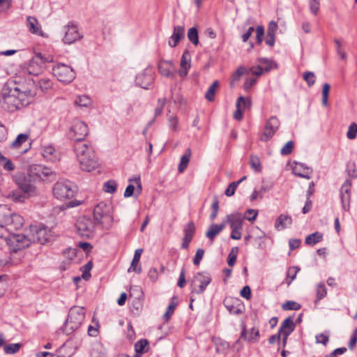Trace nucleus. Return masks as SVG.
Segmentation results:
<instances>
[{
    "instance_id": "f257e3e1",
    "label": "nucleus",
    "mask_w": 357,
    "mask_h": 357,
    "mask_svg": "<svg viewBox=\"0 0 357 357\" xmlns=\"http://www.w3.org/2000/svg\"><path fill=\"white\" fill-rule=\"evenodd\" d=\"M35 94L31 90L21 91L13 82H7L1 89V109L14 112L29 105Z\"/></svg>"
},
{
    "instance_id": "f03ea898",
    "label": "nucleus",
    "mask_w": 357,
    "mask_h": 357,
    "mask_svg": "<svg viewBox=\"0 0 357 357\" xmlns=\"http://www.w3.org/2000/svg\"><path fill=\"white\" fill-rule=\"evenodd\" d=\"M74 150L82 170L91 172L97 168L98 160L90 144L88 143H78L75 146Z\"/></svg>"
},
{
    "instance_id": "7ed1b4c3",
    "label": "nucleus",
    "mask_w": 357,
    "mask_h": 357,
    "mask_svg": "<svg viewBox=\"0 0 357 357\" xmlns=\"http://www.w3.org/2000/svg\"><path fill=\"white\" fill-rule=\"evenodd\" d=\"M85 317V310L81 307H73L70 309L68 316L63 326V331L70 335L78 329Z\"/></svg>"
},
{
    "instance_id": "20e7f679",
    "label": "nucleus",
    "mask_w": 357,
    "mask_h": 357,
    "mask_svg": "<svg viewBox=\"0 0 357 357\" xmlns=\"http://www.w3.org/2000/svg\"><path fill=\"white\" fill-rule=\"evenodd\" d=\"M1 238H4L10 252H16L24 249L31 243L29 234L26 235L12 233L6 235L1 231Z\"/></svg>"
},
{
    "instance_id": "39448f33",
    "label": "nucleus",
    "mask_w": 357,
    "mask_h": 357,
    "mask_svg": "<svg viewBox=\"0 0 357 357\" xmlns=\"http://www.w3.org/2000/svg\"><path fill=\"white\" fill-rule=\"evenodd\" d=\"M112 208L110 203L101 202L93 209V217L96 222L107 229L111 227L113 222Z\"/></svg>"
},
{
    "instance_id": "423d86ee",
    "label": "nucleus",
    "mask_w": 357,
    "mask_h": 357,
    "mask_svg": "<svg viewBox=\"0 0 357 357\" xmlns=\"http://www.w3.org/2000/svg\"><path fill=\"white\" fill-rule=\"evenodd\" d=\"M23 218L15 213L8 211L1 218V231L8 235L21 229L23 225Z\"/></svg>"
},
{
    "instance_id": "0eeeda50",
    "label": "nucleus",
    "mask_w": 357,
    "mask_h": 357,
    "mask_svg": "<svg viewBox=\"0 0 357 357\" xmlns=\"http://www.w3.org/2000/svg\"><path fill=\"white\" fill-rule=\"evenodd\" d=\"M89 128L86 123L81 120L75 119L68 132V137L75 142L74 146L78 143H86L84 139L89 134Z\"/></svg>"
},
{
    "instance_id": "6e6552de",
    "label": "nucleus",
    "mask_w": 357,
    "mask_h": 357,
    "mask_svg": "<svg viewBox=\"0 0 357 357\" xmlns=\"http://www.w3.org/2000/svg\"><path fill=\"white\" fill-rule=\"evenodd\" d=\"M75 185L68 180L58 181L53 188L54 196L60 200L73 198L76 192Z\"/></svg>"
},
{
    "instance_id": "1a4fd4ad",
    "label": "nucleus",
    "mask_w": 357,
    "mask_h": 357,
    "mask_svg": "<svg viewBox=\"0 0 357 357\" xmlns=\"http://www.w3.org/2000/svg\"><path fill=\"white\" fill-rule=\"evenodd\" d=\"M29 236L31 243H38L44 245L51 241L50 230L42 225H31L29 227Z\"/></svg>"
},
{
    "instance_id": "9d476101",
    "label": "nucleus",
    "mask_w": 357,
    "mask_h": 357,
    "mask_svg": "<svg viewBox=\"0 0 357 357\" xmlns=\"http://www.w3.org/2000/svg\"><path fill=\"white\" fill-rule=\"evenodd\" d=\"M28 170L30 172V176H33L38 183L41 181L52 182L56 178L55 172L42 165H32Z\"/></svg>"
},
{
    "instance_id": "9b49d317",
    "label": "nucleus",
    "mask_w": 357,
    "mask_h": 357,
    "mask_svg": "<svg viewBox=\"0 0 357 357\" xmlns=\"http://www.w3.org/2000/svg\"><path fill=\"white\" fill-rule=\"evenodd\" d=\"M52 73L59 82L65 84L72 82L76 77L73 68L62 63H57L52 68Z\"/></svg>"
},
{
    "instance_id": "f8f14e48",
    "label": "nucleus",
    "mask_w": 357,
    "mask_h": 357,
    "mask_svg": "<svg viewBox=\"0 0 357 357\" xmlns=\"http://www.w3.org/2000/svg\"><path fill=\"white\" fill-rule=\"evenodd\" d=\"M16 183L22 192L29 196H35L38 194L36 184L38 183L33 176H30L28 170L27 174L17 178Z\"/></svg>"
},
{
    "instance_id": "ddd939ff",
    "label": "nucleus",
    "mask_w": 357,
    "mask_h": 357,
    "mask_svg": "<svg viewBox=\"0 0 357 357\" xmlns=\"http://www.w3.org/2000/svg\"><path fill=\"white\" fill-rule=\"evenodd\" d=\"M211 282V278L209 273L206 272L197 273L191 281V293L202 294Z\"/></svg>"
},
{
    "instance_id": "4468645a",
    "label": "nucleus",
    "mask_w": 357,
    "mask_h": 357,
    "mask_svg": "<svg viewBox=\"0 0 357 357\" xmlns=\"http://www.w3.org/2000/svg\"><path fill=\"white\" fill-rule=\"evenodd\" d=\"M62 32L63 33L62 41L67 45H71L83 37L78 26L74 22H69L68 24L64 26Z\"/></svg>"
},
{
    "instance_id": "2eb2a0df",
    "label": "nucleus",
    "mask_w": 357,
    "mask_h": 357,
    "mask_svg": "<svg viewBox=\"0 0 357 357\" xmlns=\"http://www.w3.org/2000/svg\"><path fill=\"white\" fill-rule=\"evenodd\" d=\"M77 233L82 237L91 238L93 235L95 225L92 220L86 217L80 218L76 223Z\"/></svg>"
},
{
    "instance_id": "dca6fc26",
    "label": "nucleus",
    "mask_w": 357,
    "mask_h": 357,
    "mask_svg": "<svg viewBox=\"0 0 357 357\" xmlns=\"http://www.w3.org/2000/svg\"><path fill=\"white\" fill-rule=\"evenodd\" d=\"M280 127V121L276 116L270 117L266 123L264 130L260 139L263 142L268 141L274 135Z\"/></svg>"
},
{
    "instance_id": "f3484780",
    "label": "nucleus",
    "mask_w": 357,
    "mask_h": 357,
    "mask_svg": "<svg viewBox=\"0 0 357 357\" xmlns=\"http://www.w3.org/2000/svg\"><path fill=\"white\" fill-rule=\"evenodd\" d=\"M26 71L32 75H38L42 73L45 69L43 66L41 53H37L34 56L26 63Z\"/></svg>"
},
{
    "instance_id": "a211bd4d",
    "label": "nucleus",
    "mask_w": 357,
    "mask_h": 357,
    "mask_svg": "<svg viewBox=\"0 0 357 357\" xmlns=\"http://www.w3.org/2000/svg\"><path fill=\"white\" fill-rule=\"evenodd\" d=\"M224 305L231 314L238 315L245 312V306L238 298H227L224 301Z\"/></svg>"
},
{
    "instance_id": "6ab92c4d",
    "label": "nucleus",
    "mask_w": 357,
    "mask_h": 357,
    "mask_svg": "<svg viewBox=\"0 0 357 357\" xmlns=\"http://www.w3.org/2000/svg\"><path fill=\"white\" fill-rule=\"evenodd\" d=\"M153 75L151 69H146L143 72L137 74L135 78L136 84L142 88L148 89L153 84Z\"/></svg>"
},
{
    "instance_id": "aec40b11",
    "label": "nucleus",
    "mask_w": 357,
    "mask_h": 357,
    "mask_svg": "<svg viewBox=\"0 0 357 357\" xmlns=\"http://www.w3.org/2000/svg\"><path fill=\"white\" fill-rule=\"evenodd\" d=\"M243 220L244 218L241 213L234 212L227 215L223 222L227 223L231 229H243Z\"/></svg>"
},
{
    "instance_id": "412c9836",
    "label": "nucleus",
    "mask_w": 357,
    "mask_h": 357,
    "mask_svg": "<svg viewBox=\"0 0 357 357\" xmlns=\"http://www.w3.org/2000/svg\"><path fill=\"white\" fill-rule=\"evenodd\" d=\"M259 331L257 328L253 327L250 331H248L245 325L242 324V331L240 339H243L248 342L255 343L259 341Z\"/></svg>"
},
{
    "instance_id": "4be33fe9",
    "label": "nucleus",
    "mask_w": 357,
    "mask_h": 357,
    "mask_svg": "<svg viewBox=\"0 0 357 357\" xmlns=\"http://www.w3.org/2000/svg\"><path fill=\"white\" fill-rule=\"evenodd\" d=\"M292 172L298 177L310 179L312 174V169L304 163L295 162V165L292 168Z\"/></svg>"
},
{
    "instance_id": "5701e85b",
    "label": "nucleus",
    "mask_w": 357,
    "mask_h": 357,
    "mask_svg": "<svg viewBox=\"0 0 357 357\" xmlns=\"http://www.w3.org/2000/svg\"><path fill=\"white\" fill-rule=\"evenodd\" d=\"M185 38V27L184 26H175L174 27L173 33L170 36L168 44L171 47H175L178 43Z\"/></svg>"
},
{
    "instance_id": "b1692460",
    "label": "nucleus",
    "mask_w": 357,
    "mask_h": 357,
    "mask_svg": "<svg viewBox=\"0 0 357 357\" xmlns=\"http://www.w3.org/2000/svg\"><path fill=\"white\" fill-rule=\"evenodd\" d=\"M184 236L183 238V243L181 245V248L183 249H187L189 247V245L193 238V236L195 232V226L192 222H190L188 223L187 226L185 227L184 230Z\"/></svg>"
},
{
    "instance_id": "393cba45",
    "label": "nucleus",
    "mask_w": 357,
    "mask_h": 357,
    "mask_svg": "<svg viewBox=\"0 0 357 357\" xmlns=\"http://www.w3.org/2000/svg\"><path fill=\"white\" fill-rule=\"evenodd\" d=\"M295 326H296L294 323L293 318L289 317L282 321L278 332L281 336H284L285 337H289L290 334L294 331Z\"/></svg>"
},
{
    "instance_id": "a878e982",
    "label": "nucleus",
    "mask_w": 357,
    "mask_h": 357,
    "mask_svg": "<svg viewBox=\"0 0 357 357\" xmlns=\"http://www.w3.org/2000/svg\"><path fill=\"white\" fill-rule=\"evenodd\" d=\"M26 26L28 30L33 34L44 37L45 33L41 29V26L35 17L28 16L26 18Z\"/></svg>"
},
{
    "instance_id": "bb28decb",
    "label": "nucleus",
    "mask_w": 357,
    "mask_h": 357,
    "mask_svg": "<svg viewBox=\"0 0 357 357\" xmlns=\"http://www.w3.org/2000/svg\"><path fill=\"white\" fill-rule=\"evenodd\" d=\"M191 55L188 50H185L182 54L181 59V69L178 74L181 77L187 75L188 70L190 68Z\"/></svg>"
},
{
    "instance_id": "cd10ccee",
    "label": "nucleus",
    "mask_w": 357,
    "mask_h": 357,
    "mask_svg": "<svg viewBox=\"0 0 357 357\" xmlns=\"http://www.w3.org/2000/svg\"><path fill=\"white\" fill-rule=\"evenodd\" d=\"M292 224V218L286 214L280 215L275 220V228L278 231L284 229Z\"/></svg>"
},
{
    "instance_id": "c85d7f7f",
    "label": "nucleus",
    "mask_w": 357,
    "mask_h": 357,
    "mask_svg": "<svg viewBox=\"0 0 357 357\" xmlns=\"http://www.w3.org/2000/svg\"><path fill=\"white\" fill-rule=\"evenodd\" d=\"M174 67L172 61H160L158 63V69L160 73L167 77H172L174 76L171 68Z\"/></svg>"
},
{
    "instance_id": "c756f323",
    "label": "nucleus",
    "mask_w": 357,
    "mask_h": 357,
    "mask_svg": "<svg viewBox=\"0 0 357 357\" xmlns=\"http://www.w3.org/2000/svg\"><path fill=\"white\" fill-rule=\"evenodd\" d=\"M225 227V222H222L220 225L212 224L206 233V236L211 241H213L216 236L221 232Z\"/></svg>"
},
{
    "instance_id": "7c9ffc66",
    "label": "nucleus",
    "mask_w": 357,
    "mask_h": 357,
    "mask_svg": "<svg viewBox=\"0 0 357 357\" xmlns=\"http://www.w3.org/2000/svg\"><path fill=\"white\" fill-rule=\"evenodd\" d=\"M143 252V250L141 248L137 249L135 252V255L130 265V267L128 269V271H135L136 273H140L141 272V267L138 266L140 257L142 255V253Z\"/></svg>"
},
{
    "instance_id": "2f4dec72",
    "label": "nucleus",
    "mask_w": 357,
    "mask_h": 357,
    "mask_svg": "<svg viewBox=\"0 0 357 357\" xmlns=\"http://www.w3.org/2000/svg\"><path fill=\"white\" fill-rule=\"evenodd\" d=\"M191 156L190 149H187L185 153L181 156L180 162L178 167L179 172H183L187 168Z\"/></svg>"
},
{
    "instance_id": "473e14b6",
    "label": "nucleus",
    "mask_w": 357,
    "mask_h": 357,
    "mask_svg": "<svg viewBox=\"0 0 357 357\" xmlns=\"http://www.w3.org/2000/svg\"><path fill=\"white\" fill-rule=\"evenodd\" d=\"M327 296V289L323 282L317 284L316 287V300L315 304H317L321 300Z\"/></svg>"
},
{
    "instance_id": "72a5a7b5",
    "label": "nucleus",
    "mask_w": 357,
    "mask_h": 357,
    "mask_svg": "<svg viewBox=\"0 0 357 357\" xmlns=\"http://www.w3.org/2000/svg\"><path fill=\"white\" fill-rule=\"evenodd\" d=\"M149 342L146 339H141L135 344V350L137 354H144L148 351Z\"/></svg>"
},
{
    "instance_id": "f704fd0d",
    "label": "nucleus",
    "mask_w": 357,
    "mask_h": 357,
    "mask_svg": "<svg viewBox=\"0 0 357 357\" xmlns=\"http://www.w3.org/2000/svg\"><path fill=\"white\" fill-rule=\"evenodd\" d=\"M323 239V234L320 232L316 231L313 234L308 235L305 238V243L307 245H314Z\"/></svg>"
},
{
    "instance_id": "c9c22d12",
    "label": "nucleus",
    "mask_w": 357,
    "mask_h": 357,
    "mask_svg": "<svg viewBox=\"0 0 357 357\" xmlns=\"http://www.w3.org/2000/svg\"><path fill=\"white\" fill-rule=\"evenodd\" d=\"M91 102L90 97L86 95L79 96L75 100V104L81 107H89Z\"/></svg>"
},
{
    "instance_id": "e433bc0d",
    "label": "nucleus",
    "mask_w": 357,
    "mask_h": 357,
    "mask_svg": "<svg viewBox=\"0 0 357 357\" xmlns=\"http://www.w3.org/2000/svg\"><path fill=\"white\" fill-rule=\"evenodd\" d=\"M188 38L194 45H197L199 44V35L198 31L196 27H191L188 31Z\"/></svg>"
},
{
    "instance_id": "4c0bfd02",
    "label": "nucleus",
    "mask_w": 357,
    "mask_h": 357,
    "mask_svg": "<svg viewBox=\"0 0 357 357\" xmlns=\"http://www.w3.org/2000/svg\"><path fill=\"white\" fill-rule=\"evenodd\" d=\"M55 149L51 145L44 146L43 148V155L47 160H53L55 158Z\"/></svg>"
},
{
    "instance_id": "58836bf2",
    "label": "nucleus",
    "mask_w": 357,
    "mask_h": 357,
    "mask_svg": "<svg viewBox=\"0 0 357 357\" xmlns=\"http://www.w3.org/2000/svg\"><path fill=\"white\" fill-rule=\"evenodd\" d=\"M29 139V135L21 133L17 135L16 139L12 142L11 147L14 149L19 148L23 143L26 142Z\"/></svg>"
},
{
    "instance_id": "ea45409f",
    "label": "nucleus",
    "mask_w": 357,
    "mask_h": 357,
    "mask_svg": "<svg viewBox=\"0 0 357 357\" xmlns=\"http://www.w3.org/2000/svg\"><path fill=\"white\" fill-rule=\"evenodd\" d=\"M251 106L250 98L239 97L236 102V107H241L243 111Z\"/></svg>"
},
{
    "instance_id": "a19ab883",
    "label": "nucleus",
    "mask_w": 357,
    "mask_h": 357,
    "mask_svg": "<svg viewBox=\"0 0 357 357\" xmlns=\"http://www.w3.org/2000/svg\"><path fill=\"white\" fill-rule=\"evenodd\" d=\"M117 184L114 180H109L103 184L102 190L107 193L113 194L116 191Z\"/></svg>"
},
{
    "instance_id": "79ce46f5",
    "label": "nucleus",
    "mask_w": 357,
    "mask_h": 357,
    "mask_svg": "<svg viewBox=\"0 0 357 357\" xmlns=\"http://www.w3.org/2000/svg\"><path fill=\"white\" fill-rule=\"evenodd\" d=\"M219 83L217 80L214 81L213 84L210 86L208 91L205 94V98L208 101H213L214 100V96L215 93L216 89L218 87Z\"/></svg>"
},
{
    "instance_id": "37998d69",
    "label": "nucleus",
    "mask_w": 357,
    "mask_h": 357,
    "mask_svg": "<svg viewBox=\"0 0 357 357\" xmlns=\"http://www.w3.org/2000/svg\"><path fill=\"white\" fill-rule=\"evenodd\" d=\"M299 271L300 268L297 266H292L288 269L286 279L287 285H289L296 278V275Z\"/></svg>"
},
{
    "instance_id": "c03bdc74",
    "label": "nucleus",
    "mask_w": 357,
    "mask_h": 357,
    "mask_svg": "<svg viewBox=\"0 0 357 357\" xmlns=\"http://www.w3.org/2000/svg\"><path fill=\"white\" fill-rule=\"evenodd\" d=\"M1 166L4 170L8 172H12L15 169L14 163L3 155H1Z\"/></svg>"
},
{
    "instance_id": "a18cd8bd",
    "label": "nucleus",
    "mask_w": 357,
    "mask_h": 357,
    "mask_svg": "<svg viewBox=\"0 0 357 357\" xmlns=\"http://www.w3.org/2000/svg\"><path fill=\"white\" fill-rule=\"evenodd\" d=\"M38 87L42 91H47L52 87V82L48 78H43L38 82Z\"/></svg>"
},
{
    "instance_id": "49530a36",
    "label": "nucleus",
    "mask_w": 357,
    "mask_h": 357,
    "mask_svg": "<svg viewBox=\"0 0 357 357\" xmlns=\"http://www.w3.org/2000/svg\"><path fill=\"white\" fill-rule=\"evenodd\" d=\"M20 347L21 344L18 343L6 344L3 347V351L7 354H13L20 350Z\"/></svg>"
},
{
    "instance_id": "de8ad7c7",
    "label": "nucleus",
    "mask_w": 357,
    "mask_h": 357,
    "mask_svg": "<svg viewBox=\"0 0 357 357\" xmlns=\"http://www.w3.org/2000/svg\"><path fill=\"white\" fill-rule=\"evenodd\" d=\"M331 86L328 83H324L322 88V105L327 106L328 104V95Z\"/></svg>"
},
{
    "instance_id": "09e8293b",
    "label": "nucleus",
    "mask_w": 357,
    "mask_h": 357,
    "mask_svg": "<svg viewBox=\"0 0 357 357\" xmlns=\"http://www.w3.org/2000/svg\"><path fill=\"white\" fill-rule=\"evenodd\" d=\"M301 305L295 301H289L283 303L282 308L284 310H298L301 308Z\"/></svg>"
},
{
    "instance_id": "8fccbe9b",
    "label": "nucleus",
    "mask_w": 357,
    "mask_h": 357,
    "mask_svg": "<svg viewBox=\"0 0 357 357\" xmlns=\"http://www.w3.org/2000/svg\"><path fill=\"white\" fill-rule=\"evenodd\" d=\"M303 79L307 82L308 86H312L314 84L316 81V76L312 72H305L303 75Z\"/></svg>"
},
{
    "instance_id": "3c124183",
    "label": "nucleus",
    "mask_w": 357,
    "mask_h": 357,
    "mask_svg": "<svg viewBox=\"0 0 357 357\" xmlns=\"http://www.w3.org/2000/svg\"><path fill=\"white\" fill-rule=\"evenodd\" d=\"M257 61L259 63V65H261L264 67V70L266 72L270 71L273 67V62L266 58H259L257 59Z\"/></svg>"
},
{
    "instance_id": "603ef678",
    "label": "nucleus",
    "mask_w": 357,
    "mask_h": 357,
    "mask_svg": "<svg viewBox=\"0 0 357 357\" xmlns=\"http://www.w3.org/2000/svg\"><path fill=\"white\" fill-rule=\"evenodd\" d=\"M268 191V188L265 186H262L259 190L255 189L250 195V201H255L257 198H262L264 194Z\"/></svg>"
},
{
    "instance_id": "864d4df0",
    "label": "nucleus",
    "mask_w": 357,
    "mask_h": 357,
    "mask_svg": "<svg viewBox=\"0 0 357 357\" xmlns=\"http://www.w3.org/2000/svg\"><path fill=\"white\" fill-rule=\"evenodd\" d=\"M316 342L326 346L329 340V332L318 334L315 336Z\"/></svg>"
},
{
    "instance_id": "5fc2aeb1",
    "label": "nucleus",
    "mask_w": 357,
    "mask_h": 357,
    "mask_svg": "<svg viewBox=\"0 0 357 357\" xmlns=\"http://www.w3.org/2000/svg\"><path fill=\"white\" fill-rule=\"evenodd\" d=\"M357 135V124L356 123H351L348 128L347 132V137L349 139H354Z\"/></svg>"
},
{
    "instance_id": "6e6d98bb",
    "label": "nucleus",
    "mask_w": 357,
    "mask_h": 357,
    "mask_svg": "<svg viewBox=\"0 0 357 357\" xmlns=\"http://www.w3.org/2000/svg\"><path fill=\"white\" fill-rule=\"evenodd\" d=\"M250 164L251 168L256 172L261 171V163L259 158L255 155H252L250 159Z\"/></svg>"
},
{
    "instance_id": "4d7b16f0",
    "label": "nucleus",
    "mask_w": 357,
    "mask_h": 357,
    "mask_svg": "<svg viewBox=\"0 0 357 357\" xmlns=\"http://www.w3.org/2000/svg\"><path fill=\"white\" fill-rule=\"evenodd\" d=\"M351 180L349 178L346 179L340 188V194L351 195Z\"/></svg>"
},
{
    "instance_id": "13d9d810",
    "label": "nucleus",
    "mask_w": 357,
    "mask_h": 357,
    "mask_svg": "<svg viewBox=\"0 0 357 357\" xmlns=\"http://www.w3.org/2000/svg\"><path fill=\"white\" fill-rule=\"evenodd\" d=\"M342 202V208L344 211H349L350 206L351 195L340 194Z\"/></svg>"
},
{
    "instance_id": "bf43d9fd",
    "label": "nucleus",
    "mask_w": 357,
    "mask_h": 357,
    "mask_svg": "<svg viewBox=\"0 0 357 357\" xmlns=\"http://www.w3.org/2000/svg\"><path fill=\"white\" fill-rule=\"evenodd\" d=\"M320 6V1L319 0H310L309 1V7L311 13L317 15L319 10Z\"/></svg>"
},
{
    "instance_id": "052dcab7",
    "label": "nucleus",
    "mask_w": 357,
    "mask_h": 357,
    "mask_svg": "<svg viewBox=\"0 0 357 357\" xmlns=\"http://www.w3.org/2000/svg\"><path fill=\"white\" fill-rule=\"evenodd\" d=\"M294 147V142L292 141L287 142L280 150V153L282 155H287L291 153Z\"/></svg>"
},
{
    "instance_id": "680f3d73",
    "label": "nucleus",
    "mask_w": 357,
    "mask_h": 357,
    "mask_svg": "<svg viewBox=\"0 0 357 357\" xmlns=\"http://www.w3.org/2000/svg\"><path fill=\"white\" fill-rule=\"evenodd\" d=\"M239 185V182H232L227 188L225 193L227 197H231L234 195L235 191Z\"/></svg>"
},
{
    "instance_id": "e2e57ef3",
    "label": "nucleus",
    "mask_w": 357,
    "mask_h": 357,
    "mask_svg": "<svg viewBox=\"0 0 357 357\" xmlns=\"http://www.w3.org/2000/svg\"><path fill=\"white\" fill-rule=\"evenodd\" d=\"M204 250L202 248L197 249L195 257L193 259V263L195 266H198L202 260L204 255Z\"/></svg>"
},
{
    "instance_id": "0e129e2a",
    "label": "nucleus",
    "mask_w": 357,
    "mask_h": 357,
    "mask_svg": "<svg viewBox=\"0 0 357 357\" xmlns=\"http://www.w3.org/2000/svg\"><path fill=\"white\" fill-rule=\"evenodd\" d=\"M334 43L336 45V52L339 56L342 59L345 60L347 57L346 52H344L341 47V43L338 39H335Z\"/></svg>"
},
{
    "instance_id": "69168bd1",
    "label": "nucleus",
    "mask_w": 357,
    "mask_h": 357,
    "mask_svg": "<svg viewBox=\"0 0 357 357\" xmlns=\"http://www.w3.org/2000/svg\"><path fill=\"white\" fill-rule=\"evenodd\" d=\"M245 216L243 217L244 218L247 219L249 221L252 222L257 218V216L258 215V211L255 209H248L245 211Z\"/></svg>"
},
{
    "instance_id": "338daca9",
    "label": "nucleus",
    "mask_w": 357,
    "mask_h": 357,
    "mask_svg": "<svg viewBox=\"0 0 357 357\" xmlns=\"http://www.w3.org/2000/svg\"><path fill=\"white\" fill-rule=\"evenodd\" d=\"M249 71L254 75L260 76L264 72H266L264 70V67L261 65H257V66H252L249 69Z\"/></svg>"
},
{
    "instance_id": "774afa93",
    "label": "nucleus",
    "mask_w": 357,
    "mask_h": 357,
    "mask_svg": "<svg viewBox=\"0 0 357 357\" xmlns=\"http://www.w3.org/2000/svg\"><path fill=\"white\" fill-rule=\"evenodd\" d=\"M90 357H106V354L101 347H97L91 350Z\"/></svg>"
}]
</instances>
